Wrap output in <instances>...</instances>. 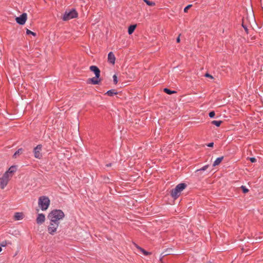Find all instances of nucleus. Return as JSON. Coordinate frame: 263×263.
<instances>
[{
    "instance_id": "obj_26",
    "label": "nucleus",
    "mask_w": 263,
    "mask_h": 263,
    "mask_svg": "<svg viewBox=\"0 0 263 263\" xmlns=\"http://www.w3.org/2000/svg\"><path fill=\"white\" fill-rule=\"evenodd\" d=\"M192 7V5H187L186 7H185L184 9V12H187V10L188 9L191 8Z\"/></svg>"
},
{
    "instance_id": "obj_16",
    "label": "nucleus",
    "mask_w": 263,
    "mask_h": 263,
    "mask_svg": "<svg viewBox=\"0 0 263 263\" xmlns=\"http://www.w3.org/2000/svg\"><path fill=\"white\" fill-rule=\"evenodd\" d=\"M223 159V157L217 158L213 163V166H215L219 164Z\"/></svg>"
},
{
    "instance_id": "obj_18",
    "label": "nucleus",
    "mask_w": 263,
    "mask_h": 263,
    "mask_svg": "<svg viewBox=\"0 0 263 263\" xmlns=\"http://www.w3.org/2000/svg\"><path fill=\"white\" fill-rule=\"evenodd\" d=\"M221 123H222V121L220 120H219V121L214 120V121H212L211 122V123L212 124L215 125L217 127H219L221 125Z\"/></svg>"
},
{
    "instance_id": "obj_29",
    "label": "nucleus",
    "mask_w": 263,
    "mask_h": 263,
    "mask_svg": "<svg viewBox=\"0 0 263 263\" xmlns=\"http://www.w3.org/2000/svg\"><path fill=\"white\" fill-rule=\"evenodd\" d=\"M250 160L251 161V162H256V160L255 158H250Z\"/></svg>"
},
{
    "instance_id": "obj_9",
    "label": "nucleus",
    "mask_w": 263,
    "mask_h": 263,
    "mask_svg": "<svg viewBox=\"0 0 263 263\" xmlns=\"http://www.w3.org/2000/svg\"><path fill=\"white\" fill-rule=\"evenodd\" d=\"M27 18V15L26 13H23L20 16L15 18L16 22L20 25H24L25 24Z\"/></svg>"
},
{
    "instance_id": "obj_15",
    "label": "nucleus",
    "mask_w": 263,
    "mask_h": 263,
    "mask_svg": "<svg viewBox=\"0 0 263 263\" xmlns=\"http://www.w3.org/2000/svg\"><path fill=\"white\" fill-rule=\"evenodd\" d=\"M136 25H130L128 29V33L129 34H132L136 28Z\"/></svg>"
},
{
    "instance_id": "obj_27",
    "label": "nucleus",
    "mask_w": 263,
    "mask_h": 263,
    "mask_svg": "<svg viewBox=\"0 0 263 263\" xmlns=\"http://www.w3.org/2000/svg\"><path fill=\"white\" fill-rule=\"evenodd\" d=\"M215 115V112L214 111H211L209 113V117L210 118H213Z\"/></svg>"
},
{
    "instance_id": "obj_28",
    "label": "nucleus",
    "mask_w": 263,
    "mask_h": 263,
    "mask_svg": "<svg viewBox=\"0 0 263 263\" xmlns=\"http://www.w3.org/2000/svg\"><path fill=\"white\" fill-rule=\"evenodd\" d=\"M205 77H208V78H211V79H213V77L212 75H211V74H210L209 73H206L205 74Z\"/></svg>"
},
{
    "instance_id": "obj_11",
    "label": "nucleus",
    "mask_w": 263,
    "mask_h": 263,
    "mask_svg": "<svg viewBox=\"0 0 263 263\" xmlns=\"http://www.w3.org/2000/svg\"><path fill=\"white\" fill-rule=\"evenodd\" d=\"M116 57L112 52H110L108 54V62L112 65L115 64Z\"/></svg>"
},
{
    "instance_id": "obj_12",
    "label": "nucleus",
    "mask_w": 263,
    "mask_h": 263,
    "mask_svg": "<svg viewBox=\"0 0 263 263\" xmlns=\"http://www.w3.org/2000/svg\"><path fill=\"white\" fill-rule=\"evenodd\" d=\"M24 214L23 212H16L14 213V219L15 220H20L24 218Z\"/></svg>"
},
{
    "instance_id": "obj_4",
    "label": "nucleus",
    "mask_w": 263,
    "mask_h": 263,
    "mask_svg": "<svg viewBox=\"0 0 263 263\" xmlns=\"http://www.w3.org/2000/svg\"><path fill=\"white\" fill-rule=\"evenodd\" d=\"M186 185L185 183H181L178 184L175 189L171 191V195L174 199H177L181 194V192L186 187Z\"/></svg>"
},
{
    "instance_id": "obj_3",
    "label": "nucleus",
    "mask_w": 263,
    "mask_h": 263,
    "mask_svg": "<svg viewBox=\"0 0 263 263\" xmlns=\"http://www.w3.org/2000/svg\"><path fill=\"white\" fill-rule=\"evenodd\" d=\"M50 203L49 198L46 196H42L39 198L38 205L42 211H46L48 209Z\"/></svg>"
},
{
    "instance_id": "obj_34",
    "label": "nucleus",
    "mask_w": 263,
    "mask_h": 263,
    "mask_svg": "<svg viewBox=\"0 0 263 263\" xmlns=\"http://www.w3.org/2000/svg\"><path fill=\"white\" fill-rule=\"evenodd\" d=\"M2 251V248L0 247V252Z\"/></svg>"
},
{
    "instance_id": "obj_31",
    "label": "nucleus",
    "mask_w": 263,
    "mask_h": 263,
    "mask_svg": "<svg viewBox=\"0 0 263 263\" xmlns=\"http://www.w3.org/2000/svg\"><path fill=\"white\" fill-rule=\"evenodd\" d=\"M180 35H179V36L176 39V41L177 43H179L180 42Z\"/></svg>"
},
{
    "instance_id": "obj_30",
    "label": "nucleus",
    "mask_w": 263,
    "mask_h": 263,
    "mask_svg": "<svg viewBox=\"0 0 263 263\" xmlns=\"http://www.w3.org/2000/svg\"><path fill=\"white\" fill-rule=\"evenodd\" d=\"M213 145H214V143H213V142L209 143L207 145V146H208V147H213Z\"/></svg>"
},
{
    "instance_id": "obj_1",
    "label": "nucleus",
    "mask_w": 263,
    "mask_h": 263,
    "mask_svg": "<svg viewBox=\"0 0 263 263\" xmlns=\"http://www.w3.org/2000/svg\"><path fill=\"white\" fill-rule=\"evenodd\" d=\"M65 216L64 212L61 210H53L48 215L49 220L53 221L60 223V220L63 219Z\"/></svg>"
},
{
    "instance_id": "obj_21",
    "label": "nucleus",
    "mask_w": 263,
    "mask_h": 263,
    "mask_svg": "<svg viewBox=\"0 0 263 263\" xmlns=\"http://www.w3.org/2000/svg\"><path fill=\"white\" fill-rule=\"evenodd\" d=\"M209 167V165H205L202 167L201 168L197 170L196 172H198L200 171H205Z\"/></svg>"
},
{
    "instance_id": "obj_13",
    "label": "nucleus",
    "mask_w": 263,
    "mask_h": 263,
    "mask_svg": "<svg viewBox=\"0 0 263 263\" xmlns=\"http://www.w3.org/2000/svg\"><path fill=\"white\" fill-rule=\"evenodd\" d=\"M16 171V168L14 166H11L9 170L6 171L5 174H7V175L8 176H10V178H11L12 176V174L15 172Z\"/></svg>"
},
{
    "instance_id": "obj_32",
    "label": "nucleus",
    "mask_w": 263,
    "mask_h": 263,
    "mask_svg": "<svg viewBox=\"0 0 263 263\" xmlns=\"http://www.w3.org/2000/svg\"><path fill=\"white\" fill-rule=\"evenodd\" d=\"M242 27H243V28L245 29L246 31L248 33V29H247V27L244 26L243 24H242Z\"/></svg>"
},
{
    "instance_id": "obj_19",
    "label": "nucleus",
    "mask_w": 263,
    "mask_h": 263,
    "mask_svg": "<svg viewBox=\"0 0 263 263\" xmlns=\"http://www.w3.org/2000/svg\"><path fill=\"white\" fill-rule=\"evenodd\" d=\"M163 90L165 93L168 95H171L176 92L175 91L171 90L170 89L166 88H164Z\"/></svg>"
},
{
    "instance_id": "obj_5",
    "label": "nucleus",
    "mask_w": 263,
    "mask_h": 263,
    "mask_svg": "<svg viewBox=\"0 0 263 263\" xmlns=\"http://www.w3.org/2000/svg\"><path fill=\"white\" fill-rule=\"evenodd\" d=\"M49 221V225L47 227V230L50 234L53 235L56 233L60 223H58L57 222H54L53 221Z\"/></svg>"
},
{
    "instance_id": "obj_2",
    "label": "nucleus",
    "mask_w": 263,
    "mask_h": 263,
    "mask_svg": "<svg viewBox=\"0 0 263 263\" xmlns=\"http://www.w3.org/2000/svg\"><path fill=\"white\" fill-rule=\"evenodd\" d=\"M89 69L91 71L93 72L95 77L90 78L88 80L89 83L93 85L99 84L101 82L100 77V70L99 68L95 65L90 66Z\"/></svg>"
},
{
    "instance_id": "obj_10",
    "label": "nucleus",
    "mask_w": 263,
    "mask_h": 263,
    "mask_svg": "<svg viewBox=\"0 0 263 263\" xmlns=\"http://www.w3.org/2000/svg\"><path fill=\"white\" fill-rule=\"evenodd\" d=\"M45 221V216L44 214L41 213L39 214L37 216L36 219V223L39 224L43 223Z\"/></svg>"
},
{
    "instance_id": "obj_14",
    "label": "nucleus",
    "mask_w": 263,
    "mask_h": 263,
    "mask_svg": "<svg viewBox=\"0 0 263 263\" xmlns=\"http://www.w3.org/2000/svg\"><path fill=\"white\" fill-rule=\"evenodd\" d=\"M134 245H135V247L138 249H139L144 255H148L151 254V252H147V251H145L144 249H143L141 247H139L137 244L134 243Z\"/></svg>"
},
{
    "instance_id": "obj_20",
    "label": "nucleus",
    "mask_w": 263,
    "mask_h": 263,
    "mask_svg": "<svg viewBox=\"0 0 263 263\" xmlns=\"http://www.w3.org/2000/svg\"><path fill=\"white\" fill-rule=\"evenodd\" d=\"M23 149L20 148L17 151L15 152V153L13 155V157L16 158V156L21 154L22 153Z\"/></svg>"
},
{
    "instance_id": "obj_24",
    "label": "nucleus",
    "mask_w": 263,
    "mask_h": 263,
    "mask_svg": "<svg viewBox=\"0 0 263 263\" xmlns=\"http://www.w3.org/2000/svg\"><path fill=\"white\" fill-rule=\"evenodd\" d=\"M113 78V81L115 84H117L118 81V78L116 74H114L112 77Z\"/></svg>"
},
{
    "instance_id": "obj_22",
    "label": "nucleus",
    "mask_w": 263,
    "mask_h": 263,
    "mask_svg": "<svg viewBox=\"0 0 263 263\" xmlns=\"http://www.w3.org/2000/svg\"><path fill=\"white\" fill-rule=\"evenodd\" d=\"M145 3L148 5V6H154L155 5V3L153 2H151V1H148L147 0L145 2Z\"/></svg>"
},
{
    "instance_id": "obj_8",
    "label": "nucleus",
    "mask_w": 263,
    "mask_h": 263,
    "mask_svg": "<svg viewBox=\"0 0 263 263\" xmlns=\"http://www.w3.org/2000/svg\"><path fill=\"white\" fill-rule=\"evenodd\" d=\"M42 148V145L41 144L37 145L34 148L33 153L35 158L41 159L42 157V154L41 152Z\"/></svg>"
},
{
    "instance_id": "obj_35",
    "label": "nucleus",
    "mask_w": 263,
    "mask_h": 263,
    "mask_svg": "<svg viewBox=\"0 0 263 263\" xmlns=\"http://www.w3.org/2000/svg\"><path fill=\"white\" fill-rule=\"evenodd\" d=\"M143 1L145 3L147 0H143Z\"/></svg>"
},
{
    "instance_id": "obj_17",
    "label": "nucleus",
    "mask_w": 263,
    "mask_h": 263,
    "mask_svg": "<svg viewBox=\"0 0 263 263\" xmlns=\"http://www.w3.org/2000/svg\"><path fill=\"white\" fill-rule=\"evenodd\" d=\"M106 94L108 96L112 97L114 95H117V92L115 89H110L106 92Z\"/></svg>"
},
{
    "instance_id": "obj_7",
    "label": "nucleus",
    "mask_w": 263,
    "mask_h": 263,
    "mask_svg": "<svg viewBox=\"0 0 263 263\" xmlns=\"http://www.w3.org/2000/svg\"><path fill=\"white\" fill-rule=\"evenodd\" d=\"M10 176L7 175V174H4L2 177H0V187L4 189L7 185L9 180Z\"/></svg>"
},
{
    "instance_id": "obj_6",
    "label": "nucleus",
    "mask_w": 263,
    "mask_h": 263,
    "mask_svg": "<svg viewBox=\"0 0 263 263\" xmlns=\"http://www.w3.org/2000/svg\"><path fill=\"white\" fill-rule=\"evenodd\" d=\"M78 16V13L75 10H72L69 12L66 11L63 16V21H67Z\"/></svg>"
},
{
    "instance_id": "obj_23",
    "label": "nucleus",
    "mask_w": 263,
    "mask_h": 263,
    "mask_svg": "<svg viewBox=\"0 0 263 263\" xmlns=\"http://www.w3.org/2000/svg\"><path fill=\"white\" fill-rule=\"evenodd\" d=\"M241 189H242L243 193H247L249 192V190L247 189L245 186L242 185L241 186Z\"/></svg>"
},
{
    "instance_id": "obj_33",
    "label": "nucleus",
    "mask_w": 263,
    "mask_h": 263,
    "mask_svg": "<svg viewBox=\"0 0 263 263\" xmlns=\"http://www.w3.org/2000/svg\"><path fill=\"white\" fill-rule=\"evenodd\" d=\"M107 166L108 167V166H111V164H107Z\"/></svg>"
},
{
    "instance_id": "obj_25",
    "label": "nucleus",
    "mask_w": 263,
    "mask_h": 263,
    "mask_svg": "<svg viewBox=\"0 0 263 263\" xmlns=\"http://www.w3.org/2000/svg\"><path fill=\"white\" fill-rule=\"evenodd\" d=\"M26 33H27V34H32L33 36H35V35H36L35 33L30 31L29 29H27Z\"/></svg>"
}]
</instances>
